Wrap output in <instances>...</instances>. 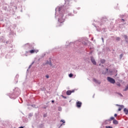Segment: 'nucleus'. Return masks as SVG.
I'll use <instances>...</instances> for the list:
<instances>
[{"label":"nucleus","mask_w":128,"mask_h":128,"mask_svg":"<svg viewBox=\"0 0 128 128\" xmlns=\"http://www.w3.org/2000/svg\"><path fill=\"white\" fill-rule=\"evenodd\" d=\"M56 10H58V22L62 24L64 22V20H66V17L64 16V6H58L56 8L55 18H56Z\"/></svg>","instance_id":"obj_1"},{"label":"nucleus","mask_w":128,"mask_h":128,"mask_svg":"<svg viewBox=\"0 0 128 128\" xmlns=\"http://www.w3.org/2000/svg\"><path fill=\"white\" fill-rule=\"evenodd\" d=\"M14 92H12L9 94V96L10 98H12V100H16L19 95L20 94V91L18 88H15L14 90H13Z\"/></svg>","instance_id":"obj_2"},{"label":"nucleus","mask_w":128,"mask_h":128,"mask_svg":"<svg viewBox=\"0 0 128 128\" xmlns=\"http://www.w3.org/2000/svg\"><path fill=\"white\" fill-rule=\"evenodd\" d=\"M107 80L109 82H110V84H116V80L111 77L108 76Z\"/></svg>","instance_id":"obj_3"},{"label":"nucleus","mask_w":128,"mask_h":128,"mask_svg":"<svg viewBox=\"0 0 128 128\" xmlns=\"http://www.w3.org/2000/svg\"><path fill=\"white\" fill-rule=\"evenodd\" d=\"M88 38H83L82 41V44L84 46H88Z\"/></svg>","instance_id":"obj_4"},{"label":"nucleus","mask_w":128,"mask_h":128,"mask_svg":"<svg viewBox=\"0 0 128 128\" xmlns=\"http://www.w3.org/2000/svg\"><path fill=\"white\" fill-rule=\"evenodd\" d=\"M90 61L94 66H96V60H94V56H90Z\"/></svg>","instance_id":"obj_5"},{"label":"nucleus","mask_w":128,"mask_h":128,"mask_svg":"<svg viewBox=\"0 0 128 128\" xmlns=\"http://www.w3.org/2000/svg\"><path fill=\"white\" fill-rule=\"evenodd\" d=\"M46 64H49V66H52V59L50 58H49V60H48L44 64V66H46Z\"/></svg>","instance_id":"obj_6"},{"label":"nucleus","mask_w":128,"mask_h":128,"mask_svg":"<svg viewBox=\"0 0 128 128\" xmlns=\"http://www.w3.org/2000/svg\"><path fill=\"white\" fill-rule=\"evenodd\" d=\"M80 40H76V42H75L74 43L72 42H70L69 43V44H67L66 46H70V44H76V46H78V44H80Z\"/></svg>","instance_id":"obj_7"},{"label":"nucleus","mask_w":128,"mask_h":128,"mask_svg":"<svg viewBox=\"0 0 128 128\" xmlns=\"http://www.w3.org/2000/svg\"><path fill=\"white\" fill-rule=\"evenodd\" d=\"M108 21V19L106 18H102L101 20V23H100V25L102 26V24H104L106 22Z\"/></svg>","instance_id":"obj_8"},{"label":"nucleus","mask_w":128,"mask_h":128,"mask_svg":"<svg viewBox=\"0 0 128 128\" xmlns=\"http://www.w3.org/2000/svg\"><path fill=\"white\" fill-rule=\"evenodd\" d=\"M77 108H80L82 106V102H78L76 103Z\"/></svg>","instance_id":"obj_9"},{"label":"nucleus","mask_w":128,"mask_h":128,"mask_svg":"<svg viewBox=\"0 0 128 128\" xmlns=\"http://www.w3.org/2000/svg\"><path fill=\"white\" fill-rule=\"evenodd\" d=\"M60 122H62V124H60V126H59V128H60V126H64V124H66V121L64 120H60Z\"/></svg>","instance_id":"obj_10"},{"label":"nucleus","mask_w":128,"mask_h":128,"mask_svg":"<svg viewBox=\"0 0 128 128\" xmlns=\"http://www.w3.org/2000/svg\"><path fill=\"white\" fill-rule=\"evenodd\" d=\"M124 112L125 114H128V109L124 108Z\"/></svg>","instance_id":"obj_11"},{"label":"nucleus","mask_w":128,"mask_h":128,"mask_svg":"<svg viewBox=\"0 0 128 128\" xmlns=\"http://www.w3.org/2000/svg\"><path fill=\"white\" fill-rule=\"evenodd\" d=\"M26 46L29 48H34V47L28 44H26Z\"/></svg>","instance_id":"obj_12"},{"label":"nucleus","mask_w":128,"mask_h":128,"mask_svg":"<svg viewBox=\"0 0 128 128\" xmlns=\"http://www.w3.org/2000/svg\"><path fill=\"white\" fill-rule=\"evenodd\" d=\"M93 80L94 82H96V84H100V81H98V80H96V78H94Z\"/></svg>","instance_id":"obj_13"},{"label":"nucleus","mask_w":128,"mask_h":128,"mask_svg":"<svg viewBox=\"0 0 128 128\" xmlns=\"http://www.w3.org/2000/svg\"><path fill=\"white\" fill-rule=\"evenodd\" d=\"M66 94H67V96H70L72 94V90H68L66 92Z\"/></svg>","instance_id":"obj_14"},{"label":"nucleus","mask_w":128,"mask_h":128,"mask_svg":"<svg viewBox=\"0 0 128 128\" xmlns=\"http://www.w3.org/2000/svg\"><path fill=\"white\" fill-rule=\"evenodd\" d=\"M124 40H125L126 42H128V36H126V35H124Z\"/></svg>","instance_id":"obj_15"},{"label":"nucleus","mask_w":128,"mask_h":128,"mask_svg":"<svg viewBox=\"0 0 128 128\" xmlns=\"http://www.w3.org/2000/svg\"><path fill=\"white\" fill-rule=\"evenodd\" d=\"M120 108L118 109V112H120V110H122V109L124 108V105H120Z\"/></svg>","instance_id":"obj_16"},{"label":"nucleus","mask_w":128,"mask_h":128,"mask_svg":"<svg viewBox=\"0 0 128 128\" xmlns=\"http://www.w3.org/2000/svg\"><path fill=\"white\" fill-rule=\"evenodd\" d=\"M114 124H118V122L116 120H114L112 122Z\"/></svg>","instance_id":"obj_17"},{"label":"nucleus","mask_w":128,"mask_h":128,"mask_svg":"<svg viewBox=\"0 0 128 128\" xmlns=\"http://www.w3.org/2000/svg\"><path fill=\"white\" fill-rule=\"evenodd\" d=\"M114 117H110V118L108 120H106V122H110L111 120H114Z\"/></svg>","instance_id":"obj_18"},{"label":"nucleus","mask_w":128,"mask_h":128,"mask_svg":"<svg viewBox=\"0 0 128 128\" xmlns=\"http://www.w3.org/2000/svg\"><path fill=\"white\" fill-rule=\"evenodd\" d=\"M32 116H33L32 113H30L28 114V118H29V120H30V118H32Z\"/></svg>","instance_id":"obj_19"},{"label":"nucleus","mask_w":128,"mask_h":128,"mask_svg":"<svg viewBox=\"0 0 128 128\" xmlns=\"http://www.w3.org/2000/svg\"><path fill=\"white\" fill-rule=\"evenodd\" d=\"M34 52H36V50H32L28 51V52H30V54H34Z\"/></svg>","instance_id":"obj_20"},{"label":"nucleus","mask_w":128,"mask_h":128,"mask_svg":"<svg viewBox=\"0 0 128 128\" xmlns=\"http://www.w3.org/2000/svg\"><path fill=\"white\" fill-rule=\"evenodd\" d=\"M100 62H101V64H105L106 63V60L104 59H102L100 60Z\"/></svg>","instance_id":"obj_21"},{"label":"nucleus","mask_w":128,"mask_h":128,"mask_svg":"<svg viewBox=\"0 0 128 128\" xmlns=\"http://www.w3.org/2000/svg\"><path fill=\"white\" fill-rule=\"evenodd\" d=\"M108 68H106V72H103L104 74H108Z\"/></svg>","instance_id":"obj_22"},{"label":"nucleus","mask_w":128,"mask_h":128,"mask_svg":"<svg viewBox=\"0 0 128 128\" xmlns=\"http://www.w3.org/2000/svg\"><path fill=\"white\" fill-rule=\"evenodd\" d=\"M46 53H44L43 54H42L41 56V58H44V56H46Z\"/></svg>","instance_id":"obj_23"},{"label":"nucleus","mask_w":128,"mask_h":128,"mask_svg":"<svg viewBox=\"0 0 128 128\" xmlns=\"http://www.w3.org/2000/svg\"><path fill=\"white\" fill-rule=\"evenodd\" d=\"M62 107L60 106H58V110H59V112H62Z\"/></svg>","instance_id":"obj_24"},{"label":"nucleus","mask_w":128,"mask_h":128,"mask_svg":"<svg viewBox=\"0 0 128 128\" xmlns=\"http://www.w3.org/2000/svg\"><path fill=\"white\" fill-rule=\"evenodd\" d=\"M68 76H69V78H72V76H74V74L71 73V74H69Z\"/></svg>","instance_id":"obj_25"},{"label":"nucleus","mask_w":128,"mask_h":128,"mask_svg":"<svg viewBox=\"0 0 128 128\" xmlns=\"http://www.w3.org/2000/svg\"><path fill=\"white\" fill-rule=\"evenodd\" d=\"M126 90H128V85H127L126 88L124 89V92H126Z\"/></svg>","instance_id":"obj_26"},{"label":"nucleus","mask_w":128,"mask_h":128,"mask_svg":"<svg viewBox=\"0 0 128 128\" xmlns=\"http://www.w3.org/2000/svg\"><path fill=\"white\" fill-rule=\"evenodd\" d=\"M28 106H32V108H36V105H35V104H32V105H30V104H28Z\"/></svg>","instance_id":"obj_27"},{"label":"nucleus","mask_w":128,"mask_h":128,"mask_svg":"<svg viewBox=\"0 0 128 128\" xmlns=\"http://www.w3.org/2000/svg\"><path fill=\"white\" fill-rule=\"evenodd\" d=\"M43 116L44 118H46V116H48V113L44 114Z\"/></svg>","instance_id":"obj_28"},{"label":"nucleus","mask_w":128,"mask_h":128,"mask_svg":"<svg viewBox=\"0 0 128 128\" xmlns=\"http://www.w3.org/2000/svg\"><path fill=\"white\" fill-rule=\"evenodd\" d=\"M123 56H124L123 54H120V60H122V58Z\"/></svg>","instance_id":"obj_29"},{"label":"nucleus","mask_w":128,"mask_h":128,"mask_svg":"<svg viewBox=\"0 0 128 128\" xmlns=\"http://www.w3.org/2000/svg\"><path fill=\"white\" fill-rule=\"evenodd\" d=\"M116 40H118V42H120V37H117L116 38Z\"/></svg>","instance_id":"obj_30"},{"label":"nucleus","mask_w":128,"mask_h":128,"mask_svg":"<svg viewBox=\"0 0 128 128\" xmlns=\"http://www.w3.org/2000/svg\"><path fill=\"white\" fill-rule=\"evenodd\" d=\"M106 128H113L112 126H106Z\"/></svg>","instance_id":"obj_31"},{"label":"nucleus","mask_w":128,"mask_h":128,"mask_svg":"<svg viewBox=\"0 0 128 128\" xmlns=\"http://www.w3.org/2000/svg\"><path fill=\"white\" fill-rule=\"evenodd\" d=\"M61 96H62V98H65V99L66 98V96H64V95H62Z\"/></svg>","instance_id":"obj_32"},{"label":"nucleus","mask_w":128,"mask_h":128,"mask_svg":"<svg viewBox=\"0 0 128 128\" xmlns=\"http://www.w3.org/2000/svg\"><path fill=\"white\" fill-rule=\"evenodd\" d=\"M118 94L119 96H122V94L118 92Z\"/></svg>","instance_id":"obj_33"},{"label":"nucleus","mask_w":128,"mask_h":128,"mask_svg":"<svg viewBox=\"0 0 128 128\" xmlns=\"http://www.w3.org/2000/svg\"><path fill=\"white\" fill-rule=\"evenodd\" d=\"M32 64H30V66H28L27 70H30V68H32Z\"/></svg>","instance_id":"obj_34"},{"label":"nucleus","mask_w":128,"mask_h":128,"mask_svg":"<svg viewBox=\"0 0 128 128\" xmlns=\"http://www.w3.org/2000/svg\"><path fill=\"white\" fill-rule=\"evenodd\" d=\"M117 86H120V82H118V83H117Z\"/></svg>","instance_id":"obj_35"},{"label":"nucleus","mask_w":128,"mask_h":128,"mask_svg":"<svg viewBox=\"0 0 128 128\" xmlns=\"http://www.w3.org/2000/svg\"><path fill=\"white\" fill-rule=\"evenodd\" d=\"M68 16H72V14H68Z\"/></svg>","instance_id":"obj_36"},{"label":"nucleus","mask_w":128,"mask_h":128,"mask_svg":"<svg viewBox=\"0 0 128 128\" xmlns=\"http://www.w3.org/2000/svg\"><path fill=\"white\" fill-rule=\"evenodd\" d=\"M46 78H50V76H49L48 75H46Z\"/></svg>","instance_id":"obj_37"},{"label":"nucleus","mask_w":128,"mask_h":128,"mask_svg":"<svg viewBox=\"0 0 128 128\" xmlns=\"http://www.w3.org/2000/svg\"><path fill=\"white\" fill-rule=\"evenodd\" d=\"M120 18H124V15H119Z\"/></svg>","instance_id":"obj_38"},{"label":"nucleus","mask_w":128,"mask_h":128,"mask_svg":"<svg viewBox=\"0 0 128 128\" xmlns=\"http://www.w3.org/2000/svg\"><path fill=\"white\" fill-rule=\"evenodd\" d=\"M102 42H104V38H102Z\"/></svg>","instance_id":"obj_39"},{"label":"nucleus","mask_w":128,"mask_h":128,"mask_svg":"<svg viewBox=\"0 0 128 128\" xmlns=\"http://www.w3.org/2000/svg\"><path fill=\"white\" fill-rule=\"evenodd\" d=\"M114 116H115V117L118 116V114H114Z\"/></svg>","instance_id":"obj_40"},{"label":"nucleus","mask_w":128,"mask_h":128,"mask_svg":"<svg viewBox=\"0 0 128 128\" xmlns=\"http://www.w3.org/2000/svg\"><path fill=\"white\" fill-rule=\"evenodd\" d=\"M54 100H52V104H54Z\"/></svg>","instance_id":"obj_41"},{"label":"nucleus","mask_w":128,"mask_h":128,"mask_svg":"<svg viewBox=\"0 0 128 128\" xmlns=\"http://www.w3.org/2000/svg\"><path fill=\"white\" fill-rule=\"evenodd\" d=\"M34 64V62H32V63L30 64H32H32Z\"/></svg>","instance_id":"obj_42"},{"label":"nucleus","mask_w":128,"mask_h":128,"mask_svg":"<svg viewBox=\"0 0 128 128\" xmlns=\"http://www.w3.org/2000/svg\"><path fill=\"white\" fill-rule=\"evenodd\" d=\"M6 44H10V41L6 42Z\"/></svg>","instance_id":"obj_43"},{"label":"nucleus","mask_w":128,"mask_h":128,"mask_svg":"<svg viewBox=\"0 0 128 128\" xmlns=\"http://www.w3.org/2000/svg\"><path fill=\"white\" fill-rule=\"evenodd\" d=\"M24 128V126H21L19 127L18 128Z\"/></svg>","instance_id":"obj_44"},{"label":"nucleus","mask_w":128,"mask_h":128,"mask_svg":"<svg viewBox=\"0 0 128 128\" xmlns=\"http://www.w3.org/2000/svg\"><path fill=\"white\" fill-rule=\"evenodd\" d=\"M109 72H110V74H112V71L110 70Z\"/></svg>","instance_id":"obj_45"},{"label":"nucleus","mask_w":128,"mask_h":128,"mask_svg":"<svg viewBox=\"0 0 128 128\" xmlns=\"http://www.w3.org/2000/svg\"><path fill=\"white\" fill-rule=\"evenodd\" d=\"M71 92H72H72H74V90H72L71 91Z\"/></svg>","instance_id":"obj_46"},{"label":"nucleus","mask_w":128,"mask_h":128,"mask_svg":"<svg viewBox=\"0 0 128 128\" xmlns=\"http://www.w3.org/2000/svg\"><path fill=\"white\" fill-rule=\"evenodd\" d=\"M16 78H18V75H16Z\"/></svg>","instance_id":"obj_47"},{"label":"nucleus","mask_w":128,"mask_h":128,"mask_svg":"<svg viewBox=\"0 0 128 128\" xmlns=\"http://www.w3.org/2000/svg\"><path fill=\"white\" fill-rule=\"evenodd\" d=\"M43 108H44V110H46V106H44V107H43Z\"/></svg>","instance_id":"obj_48"},{"label":"nucleus","mask_w":128,"mask_h":128,"mask_svg":"<svg viewBox=\"0 0 128 128\" xmlns=\"http://www.w3.org/2000/svg\"><path fill=\"white\" fill-rule=\"evenodd\" d=\"M93 24V26H95V28H96V24Z\"/></svg>","instance_id":"obj_49"},{"label":"nucleus","mask_w":128,"mask_h":128,"mask_svg":"<svg viewBox=\"0 0 128 128\" xmlns=\"http://www.w3.org/2000/svg\"><path fill=\"white\" fill-rule=\"evenodd\" d=\"M65 0L66 2H68V0Z\"/></svg>","instance_id":"obj_50"},{"label":"nucleus","mask_w":128,"mask_h":128,"mask_svg":"<svg viewBox=\"0 0 128 128\" xmlns=\"http://www.w3.org/2000/svg\"><path fill=\"white\" fill-rule=\"evenodd\" d=\"M122 20L123 22H124V19L122 18Z\"/></svg>","instance_id":"obj_51"},{"label":"nucleus","mask_w":128,"mask_h":128,"mask_svg":"<svg viewBox=\"0 0 128 128\" xmlns=\"http://www.w3.org/2000/svg\"><path fill=\"white\" fill-rule=\"evenodd\" d=\"M92 98H94V94L93 95Z\"/></svg>","instance_id":"obj_52"},{"label":"nucleus","mask_w":128,"mask_h":128,"mask_svg":"<svg viewBox=\"0 0 128 128\" xmlns=\"http://www.w3.org/2000/svg\"><path fill=\"white\" fill-rule=\"evenodd\" d=\"M96 30H97L98 32H100V30H98V29H96Z\"/></svg>","instance_id":"obj_53"},{"label":"nucleus","mask_w":128,"mask_h":128,"mask_svg":"<svg viewBox=\"0 0 128 128\" xmlns=\"http://www.w3.org/2000/svg\"><path fill=\"white\" fill-rule=\"evenodd\" d=\"M116 106H120V105H118V104H116Z\"/></svg>","instance_id":"obj_54"},{"label":"nucleus","mask_w":128,"mask_h":128,"mask_svg":"<svg viewBox=\"0 0 128 128\" xmlns=\"http://www.w3.org/2000/svg\"><path fill=\"white\" fill-rule=\"evenodd\" d=\"M118 76V74H116L115 75V76Z\"/></svg>","instance_id":"obj_55"},{"label":"nucleus","mask_w":128,"mask_h":128,"mask_svg":"<svg viewBox=\"0 0 128 128\" xmlns=\"http://www.w3.org/2000/svg\"><path fill=\"white\" fill-rule=\"evenodd\" d=\"M116 72H118V70H116Z\"/></svg>","instance_id":"obj_56"},{"label":"nucleus","mask_w":128,"mask_h":128,"mask_svg":"<svg viewBox=\"0 0 128 128\" xmlns=\"http://www.w3.org/2000/svg\"><path fill=\"white\" fill-rule=\"evenodd\" d=\"M75 0V2H76V0Z\"/></svg>","instance_id":"obj_57"},{"label":"nucleus","mask_w":128,"mask_h":128,"mask_svg":"<svg viewBox=\"0 0 128 128\" xmlns=\"http://www.w3.org/2000/svg\"><path fill=\"white\" fill-rule=\"evenodd\" d=\"M26 54H28V52H26Z\"/></svg>","instance_id":"obj_58"},{"label":"nucleus","mask_w":128,"mask_h":128,"mask_svg":"<svg viewBox=\"0 0 128 128\" xmlns=\"http://www.w3.org/2000/svg\"><path fill=\"white\" fill-rule=\"evenodd\" d=\"M99 66H100V64Z\"/></svg>","instance_id":"obj_59"}]
</instances>
